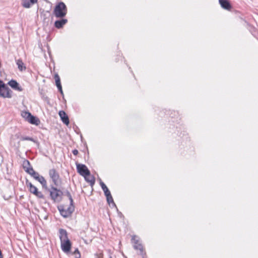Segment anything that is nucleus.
Returning a JSON list of instances; mask_svg holds the SVG:
<instances>
[{
    "mask_svg": "<svg viewBox=\"0 0 258 258\" xmlns=\"http://www.w3.org/2000/svg\"><path fill=\"white\" fill-rule=\"evenodd\" d=\"M17 64L18 66V68L19 70L21 71H23L26 69V67L24 66V63L22 61V60L18 59L17 60Z\"/></svg>",
    "mask_w": 258,
    "mask_h": 258,
    "instance_id": "obj_19",
    "label": "nucleus"
},
{
    "mask_svg": "<svg viewBox=\"0 0 258 258\" xmlns=\"http://www.w3.org/2000/svg\"><path fill=\"white\" fill-rule=\"evenodd\" d=\"M49 175L54 184L58 186L61 183L59 176L56 171L54 169H51L49 171Z\"/></svg>",
    "mask_w": 258,
    "mask_h": 258,
    "instance_id": "obj_6",
    "label": "nucleus"
},
{
    "mask_svg": "<svg viewBox=\"0 0 258 258\" xmlns=\"http://www.w3.org/2000/svg\"><path fill=\"white\" fill-rule=\"evenodd\" d=\"M33 177L34 178L39 181L43 187H47L46 181L43 176H40L38 173H36L34 174Z\"/></svg>",
    "mask_w": 258,
    "mask_h": 258,
    "instance_id": "obj_11",
    "label": "nucleus"
},
{
    "mask_svg": "<svg viewBox=\"0 0 258 258\" xmlns=\"http://www.w3.org/2000/svg\"><path fill=\"white\" fill-rule=\"evenodd\" d=\"M55 80V83L57 87L58 88L59 91H60V93L61 94H63V92L62 90V87L60 84V81L59 77L57 74L55 75L54 76Z\"/></svg>",
    "mask_w": 258,
    "mask_h": 258,
    "instance_id": "obj_17",
    "label": "nucleus"
},
{
    "mask_svg": "<svg viewBox=\"0 0 258 258\" xmlns=\"http://www.w3.org/2000/svg\"><path fill=\"white\" fill-rule=\"evenodd\" d=\"M27 186L29 188V191L39 198H43V195L40 191H38L37 187L31 182L27 183Z\"/></svg>",
    "mask_w": 258,
    "mask_h": 258,
    "instance_id": "obj_8",
    "label": "nucleus"
},
{
    "mask_svg": "<svg viewBox=\"0 0 258 258\" xmlns=\"http://www.w3.org/2000/svg\"><path fill=\"white\" fill-rule=\"evenodd\" d=\"M84 177L85 178V180L90 183L91 185L94 184L95 178L90 174V173L88 175L84 176Z\"/></svg>",
    "mask_w": 258,
    "mask_h": 258,
    "instance_id": "obj_18",
    "label": "nucleus"
},
{
    "mask_svg": "<svg viewBox=\"0 0 258 258\" xmlns=\"http://www.w3.org/2000/svg\"><path fill=\"white\" fill-rule=\"evenodd\" d=\"M38 0H21V5L23 7L29 9L37 2Z\"/></svg>",
    "mask_w": 258,
    "mask_h": 258,
    "instance_id": "obj_10",
    "label": "nucleus"
},
{
    "mask_svg": "<svg viewBox=\"0 0 258 258\" xmlns=\"http://www.w3.org/2000/svg\"><path fill=\"white\" fill-rule=\"evenodd\" d=\"M132 241L134 243V247L136 249H139L140 250H142L143 249V246L142 245L138 243V237L136 236H134L132 237Z\"/></svg>",
    "mask_w": 258,
    "mask_h": 258,
    "instance_id": "obj_14",
    "label": "nucleus"
},
{
    "mask_svg": "<svg viewBox=\"0 0 258 258\" xmlns=\"http://www.w3.org/2000/svg\"><path fill=\"white\" fill-rule=\"evenodd\" d=\"M68 22V20L66 19H62L60 20L56 21L54 23V25L57 28H60L63 25H64Z\"/></svg>",
    "mask_w": 258,
    "mask_h": 258,
    "instance_id": "obj_16",
    "label": "nucleus"
},
{
    "mask_svg": "<svg viewBox=\"0 0 258 258\" xmlns=\"http://www.w3.org/2000/svg\"><path fill=\"white\" fill-rule=\"evenodd\" d=\"M73 153L74 154V155H77L78 153V151L77 150H74L73 151Z\"/></svg>",
    "mask_w": 258,
    "mask_h": 258,
    "instance_id": "obj_24",
    "label": "nucleus"
},
{
    "mask_svg": "<svg viewBox=\"0 0 258 258\" xmlns=\"http://www.w3.org/2000/svg\"><path fill=\"white\" fill-rule=\"evenodd\" d=\"M67 13V9L65 4L62 2L59 3L55 7L53 14L56 18H63Z\"/></svg>",
    "mask_w": 258,
    "mask_h": 258,
    "instance_id": "obj_3",
    "label": "nucleus"
},
{
    "mask_svg": "<svg viewBox=\"0 0 258 258\" xmlns=\"http://www.w3.org/2000/svg\"><path fill=\"white\" fill-rule=\"evenodd\" d=\"M25 163H27V164H29V162L28 161L25 162L24 164H25Z\"/></svg>",
    "mask_w": 258,
    "mask_h": 258,
    "instance_id": "obj_25",
    "label": "nucleus"
},
{
    "mask_svg": "<svg viewBox=\"0 0 258 258\" xmlns=\"http://www.w3.org/2000/svg\"><path fill=\"white\" fill-rule=\"evenodd\" d=\"M219 3L221 6L224 9L229 10L231 8V6L227 0H219Z\"/></svg>",
    "mask_w": 258,
    "mask_h": 258,
    "instance_id": "obj_15",
    "label": "nucleus"
},
{
    "mask_svg": "<svg viewBox=\"0 0 258 258\" xmlns=\"http://www.w3.org/2000/svg\"><path fill=\"white\" fill-rule=\"evenodd\" d=\"M0 96L8 98L12 97L11 90L1 80H0Z\"/></svg>",
    "mask_w": 258,
    "mask_h": 258,
    "instance_id": "obj_5",
    "label": "nucleus"
},
{
    "mask_svg": "<svg viewBox=\"0 0 258 258\" xmlns=\"http://www.w3.org/2000/svg\"><path fill=\"white\" fill-rule=\"evenodd\" d=\"M26 171L32 176L36 173L32 168H28Z\"/></svg>",
    "mask_w": 258,
    "mask_h": 258,
    "instance_id": "obj_22",
    "label": "nucleus"
},
{
    "mask_svg": "<svg viewBox=\"0 0 258 258\" xmlns=\"http://www.w3.org/2000/svg\"><path fill=\"white\" fill-rule=\"evenodd\" d=\"M59 239L62 250L66 253L70 252L72 243L68 238L67 232L63 229L59 230Z\"/></svg>",
    "mask_w": 258,
    "mask_h": 258,
    "instance_id": "obj_1",
    "label": "nucleus"
},
{
    "mask_svg": "<svg viewBox=\"0 0 258 258\" xmlns=\"http://www.w3.org/2000/svg\"><path fill=\"white\" fill-rule=\"evenodd\" d=\"M100 184L102 187V189H103L105 195H108L110 193V191L108 189L106 185L102 181H100Z\"/></svg>",
    "mask_w": 258,
    "mask_h": 258,
    "instance_id": "obj_20",
    "label": "nucleus"
},
{
    "mask_svg": "<svg viewBox=\"0 0 258 258\" xmlns=\"http://www.w3.org/2000/svg\"><path fill=\"white\" fill-rule=\"evenodd\" d=\"M77 169L78 173L83 177L90 173V171L87 166L84 164H77Z\"/></svg>",
    "mask_w": 258,
    "mask_h": 258,
    "instance_id": "obj_7",
    "label": "nucleus"
},
{
    "mask_svg": "<svg viewBox=\"0 0 258 258\" xmlns=\"http://www.w3.org/2000/svg\"><path fill=\"white\" fill-rule=\"evenodd\" d=\"M21 115L26 121L30 123L31 124L38 125L40 123L39 119L32 115L29 112L22 111Z\"/></svg>",
    "mask_w": 258,
    "mask_h": 258,
    "instance_id": "obj_4",
    "label": "nucleus"
},
{
    "mask_svg": "<svg viewBox=\"0 0 258 258\" xmlns=\"http://www.w3.org/2000/svg\"><path fill=\"white\" fill-rule=\"evenodd\" d=\"M109 258H112V257L110 256Z\"/></svg>",
    "mask_w": 258,
    "mask_h": 258,
    "instance_id": "obj_27",
    "label": "nucleus"
},
{
    "mask_svg": "<svg viewBox=\"0 0 258 258\" xmlns=\"http://www.w3.org/2000/svg\"><path fill=\"white\" fill-rule=\"evenodd\" d=\"M69 202L68 204H64L58 206V208L60 214L64 217L70 216L74 211V206L73 204V200L71 196L69 195Z\"/></svg>",
    "mask_w": 258,
    "mask_h": 258,
    "instance_id": "obj_2",
    "label": "nucleus"
},
{
    "mask_svg": "<svg viewBox=\"0 0 258 258\" xmlns=\"http://www.w3.org/2000/svg\"><path fill=\"white\" fill-rule=\"evenodd\" d=\"M105 196L106 197L108 203L109 205H110V204H112L113 206H115V205L114 203L113 202V200L111 196V194L110 193L108 195H105Z\"/></svg>",
    "mask_w": 258,
    "mask_h": 258,
    "instance_id": "obj_21",
    "label": "nucleus"
},
{
    "mask_svg": "<svg viewBox=\"0 0 258 258\" xmlns=\"http://www.w3.org/2000/svg\"><path fill=\"white\" fill-rule=\"evenodd\" d=\"M8 84L14 90L18 91H22V88L19 83L15 80H12L9 82Z\"/></svg>",
    "mask_w": 258,
    "mask_h": 258,
    "instance_id": "obj_12",
    "label": "nucleus"
},
{
    "mask_svg": "<svg viewBox=\"0 0 258 258\" xmlns=\"http://www.w3.org/2000/svg\"><path fill=\"white\" fill-rule=\"evenodd\" d=\"M73 254L75 255V258H80L81 257V254L78 250V249H76L74 251V252L73 253Z\"/></svg>",
    "mask_w": 258,
    "mask_h": 258,
    "instance_id": "obj_23",
    "label": "nucleus"
},
{
    "mask_svg": "<svg viewBox=\"0 0 258 258\" xmlns=\"http://www.w3.org/2000/svg\"><path fill=\"white\" fill-rule=\"evenodd\" d=\"M59 115L62 121V122L66 125L69 124V119L68 116L66 114V112L63 111H60L59 112Z\"/></svg>",
    "mask_w": 258,
    "mask_h": 258,
    "instance_id": "obj_13",
    "label": "nucleus"
},
{
    "mask_svg": "<svg viewBox=\"0 0 258 258\" xmlns=\"http://www.w3.org/2000/svg\"><path fill=\"white\" fill-rule=\"evenodd\" d=\"M25 140H31L30 138H25Z\"/></svg>",
    "mask_w": 258,
    "mask_h": 258,
    "instance_id": "obj_26",
    "label": "nucleus"
},
{
    "mask_svg": "<svg viewBox=\"0 0 258 258\" xmlns=\"http://www.w3.org/2000/svg\"><path fill=\"white\" fill-rule=\"evenodd\" d=\"M61 194V191L57 190L56 188H52L50 191V196L54 201H59L60 199Z\"/></svg>",
    "mask_w": 258,
    "mask_h": 258,
    "instance_id": "obj_9",
    "label": "nucleus"
}]
</instances>
